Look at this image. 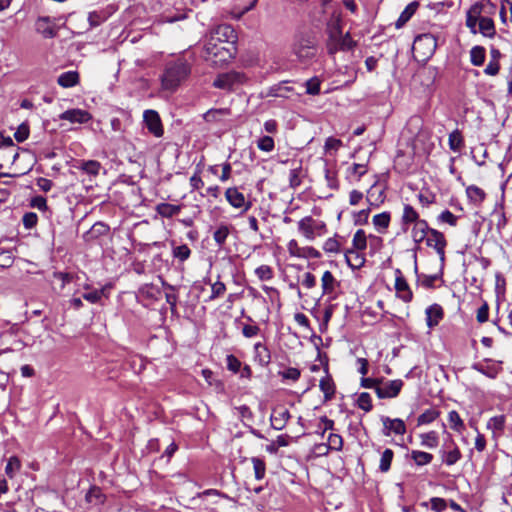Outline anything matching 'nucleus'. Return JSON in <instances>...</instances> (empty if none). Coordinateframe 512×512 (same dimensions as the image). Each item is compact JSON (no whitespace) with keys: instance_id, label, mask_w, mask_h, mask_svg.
I'll return each instance as SVG.
<instances>
[{"instance_id":"a878e982","label":"nucleus","mask_w":512,"mask_h":512,"mask_svg":"<svg viewBox=\"0 0 512 512\" xmlns=\"http://www.w3.org/2000/svg\"><path fill=\"white\" fill-rule=\"evenodd\" d=\"M231 115L229 108L210 109L204 113L203 118L207 123H223Z\"/></svg>"},{"instance_id":"49530a36","label":"nucleus","mask_w":512,"mask_h":512,"mask_svg":"<svg viewBox=\"0 0 512 512\" xmlns=\"http://www.w3.org/2000/svg\"><path fill=\"white\" fill-rule=\"evenodd\" d=\"M394 457V452L390 448H386L380 458L379 470L382 473H386L391 468V463Z\"/></svg>"},{"instance_id":"f03ea898","label":"nucleus","mask_w":512,"mask_h":512,"mask_svg":"<svg viewBox=\"0 0 512 512\" xmlns=\"http://www.w3.org/2000/svg\"><path fill=\"white\" fill-rule=\"evenodd\" d=\"M292 51L300 62H308L314 58L317 52V39L314 33L311 31L297 33Z\"/></svg>"},{"instance_id":"6e6d98bb","label":"nucleus","mask_w":512,"mask_h":512,"mask_svg":"<svg viewBox=\"0 0 512 512\" xmlns=\"http://www.w3.org/2000/svg\"><path fill=\"white\" fill-rule=\"evenodd\" d=\"M328 449L340 451L343 448V438L339 434L331 433L327 439Z\"/></svg>"},{"instance_id":"5701e85b","label":"nucleus","mask_w":512,"mask_h":512,"mask_svg":"<svg viewBox=\"0 0 512 512\" xmlns=\"http://www.w3.org/2000/svg\"><path fill=\"white\" fill-rule=\"evenodd\" d=\"M35 29L44 38L50 39L57 35V29L49 17H39L36 21Z\"/></svg>"},{"instance_id":"a211bd4d","label":"nucleus","mask_w":512,"mask_h":512,"mask_svg":"<svg viewBox=\"0 0 512 512\" xmlns=\"http://www.w3.org/2000/svg\"><path fill=\"white\" fill-rule=\"evenodd\" d=\"M483 11V4L480 2L474 3L466 13V26L470 29L471 33L476 34L477 24H479V19L481 18V13Z\"/></svg>"},{"instance_id":"7c9ffc66","label":"nucleus","mask_w":512,"mask_h":512,"mask_svg":"<svg viewBox=\"0 0 512 512\" xmlns=\"http://www.w3.org/2000/svg\"><path fill=\"white\" fill-rule=\"evenodd\" d=\"M57 83L63 88L74 87L79 83V73L77 71H67L59 75Z\"/></svg>"},{"instance_id":"dca6fc26","label":"nucleus","mask_w":512,"mask_h":512,"mask_svg":"<svg viewBox=\"0 0 512 512\" xmlns=\"http://www.w3.org/2000/svg\"><path fill=\"white\" fill-rule=\"evenodd\" d=\"M424 219H420L419 213L416 209L410 204H404L403 213L401 216V229L403 232H407L410 225H415V223L423 222Z\"/></svg>"},{"instance_id":"c03bdc74","label":"nucleus","mask_w":512,"mask_h":512,"mask_svg":"<svg viewBox=\"0 0 512 512\" xmlns=\"http://www.w3.org/2000/svg\"><path fill=\"white\" fill-rule=\"evenodd\" d=\"M162 285L169 291H172V292H167L165 294V299H166V302L169 304L170 306V310L172 313L176 312V307H177V302H178V296L176 293H174L176 291V287L173 286V285H170L168 284L167 282H165L164 280H162Z\"/></svg>"},{"instance_id":"3c124183","label":"nucleus","mask_w":512,"mask_h":512,"mask_svg":"<svg viewBox=\"0 0 512 512\" xmlns=\"http://www.w3.org/2000/svg\"><path fill=\"white\" fill-rule=\"evenodd\" d=\"M255 274L261 281H268L274 277L273 269L269 265H261L255 269Z\"/></svg>"},{"instance_id":"69168bd1","label":"nucleus","mask_w":512,"mask_h":512,"mask_svg":"<svg viewBox=\"0 0 512 512\" xmlns=\"http://www.w3.org/2000/svg\"><path fill=\"white\" fill-rule=\"evenodd\" d=\"M226 364L228 370L233 373H238L241 369L242 363L241 361L234 355L230 354L226 357Z\"/></svg>"},{"instance_id":"473e14b6","label":"nucleus","mask_w":512,"mask_h":512,"mask_svg":"<svg viewBox=\"0 0 512 512\" xmlns=\"http://www.w3.org/2000/svg\"><path fill=\"white\" fill-rule=\"evenodd\" d=\"M155 210L160 216L164 218H171L180 213L181 206L170 203H159Z\"/></svg>"},{"instance_id":"412c9836","label":"nucleus","mask_w":512,"mask_h":512,"mask_svg":"<svg viewBox=\"0 0 512 512\" xmlns=\"http://www.w3.org/2000/svg\"><path fill=\"white\" fill-rule=\"evenodd\" d=\"M339 282L330 271H325L321 278L322 295H328L329 300L335 299V291Z\"/></svg>"},{"instance_id":"9b49d317","label":"nucleus","mask_w":512,"mask_h":512,"mask_svg":"<svg viewBox=\"0 0 512 512\" xmlns=\"http://www.w3.org/2000/svg\"><path fill=\"white\" fill-rule=\"evenodd\" d=\"M143 121L151 134L155 137L163 136L164 129L157 111L152 109L145 110L143 113Z\"/></svg>"},{"instance_id":"bb28decb","label":"nucleus","mask_w":512,"mask_h":512,"mask_svg":"<svg viewBox=\"0 0 512 512\" xmlns=\"http://www.w3.org/2000/svg\"><path fill=\"white\" fill-rule=\"evenodd\" d=\"M254 360L263 367L267 366L271 361L269 349L260 342L254 345Z\"/></svg>"},{"instance_id":"09e8293b","label":"nucleus","mask_w":512,"mask_h":512,"mask_svg":"<svg viewBox=\"0 0 512 512\" xmlns=\"http://www.w3.org/2000/svg\"><path fill=\"white\" fill-rule=\"evenodd\" d=\"M191 255V249L186 244L173 246L172 256L180 262L186 261Z\"/></svg>"},{"instance_id":"a18cd8bd","label":"nucleus","mask_w":512,"mask_h":512,"mask_svg":"<svg viewBox=\"0 0 512 512\" xmlns=\"http://www.w3.org/2000/svg\"><path fill=\"white\" fill-rule=\"evenodd\" d=\"M448 422L450 428L456 432L460 433L465 429L463 420L461 419L459 413L455 410H452L448 413Z\"/></svg>"},{"instance_id":"20e7f679","label":"nucleus","mask_w":512,"mask_h":512,"mask_svg":"<svg viewBox=\"0 0 512 512\" xmlns=\"http://www.w3.org/2000/svg\"><path fill=\"white\" fill-rule=\"evenodd\" d=\"M437 39L430 33L418 35L412 46L414 57L418 61L428 60L436 51Z\"/></svg>"},{"instance_id":"39448f33","label":"nucleus","mask_w":512,"mask_h":512,"mask_svg":"<svg viewBox=\"0 0 512 512\" xmlns=\"http://www.w3.org/2000/svg\"><path fill=\"white\" fill-rule=\"evenodd\" d=\"M247 80L245 74L237 71H229L219 74L213 82V86L223 90H234L236 86Z\"/></svg>"},{"instance_id":"6e6552de","label":"nucleus","mask_w":512,"mask_h":512,"mask_svg":"<svg viewBox=\"0 0 512 512\" xmlns=\"http://www.w3.org/2000/svg\"><path fill=\"white\" fill-rule=\"evenodd\" d=\"M298 229L306 239L314 240L316 235H320L321 230L325 229V224L307 216L298 222Z\"/></svg>"},{"instance_id":"680f3d73","label":"nucleus","mask_w":512,"mask_h":512,"mask_svg":"<svg viewBox=\"0 0 512 512\" xmlns=\"http://www.w3.org/2000/svg\"><path fill=\"white\" fill-rule=\"evenodd\" d=\"M505 425V416H494L492 417L487 424V427L489 429H492L494 431H502L504 429Z\"/></svg>"},{"instance_id":"de8ad7c7","label":"nucleus","mask_w":512,"mask_h":512,"mask_svg":"<svg viewBox=\"0 0 512 512\" xmlns=\"http://www.w3.org/2000/svg\"><path fill=\"white\" fill-rule=\"evenodd\" d=\"M352 249L363 251L367 247V236L365 234V231L362 229H359L355 232L352 240Z\"/></svg>"},{"instance_id":"f3484780","label":"nucleus","mask_w":512,"mask_h":512,"mask_svg":"<svg viewBox=\"0 0 512 512\" xmlns=\"http://www.w3.org/2000/svg\"><path fill=\"white\" fill-rule=\"evenodd\" d=\"M290 417L291 415L287 408L282 406L275 407L273 408L270 416L271 426L275 430H282L286 426Z\"/></svg>"},{"instance_id":"8fccbe9b","label":"nucleus","mask_w":512,"mask_h":512,"mask_svg":"<svg viewBox=\"0 0 512 512\" xmlns=\"http://www.w3.org/2000/svg\"><path fill=\"white\" fill-rule=\"evenodd\" d=\"M251 462L253 464L255 479L262 480L266 475V464L264 460L258 457H252Z\"/></svg>"},{"instance_id":"774afa93","label":"nucleus","mask_w":512,"mask_h":512,"mask_svg":"<svg viewBox=\"0 0 512 512\" xmlns=\"http://www.w3.org/2000/svg\"><path fill=\"white\" fill-rule=\"evenodd\" d=\"M38 216L34 212H27L23 215L22 222L26 229H32L36 226Z\"/></svg>"},{"instance_id":"0e129e2a","label":"nucleus","mask_w":512,"mask_h":512,"mask_svg":"<svg viewBox=\"0 0 512 512\" xmlns=\"http://www.w3.org/2000/svg\"><path fill=\"white\" fill-rule=\"evenodd\" d=\"M106 291V287H103L100 290H93L83 294V298L90 303H98L101 300V297L104 295Z\"/></svg>"},{"instance_id":"ddd939ff","label":"nucleus","mask_w":512,"mask_h":512,"mask_svg":"<svg viewBox=\"0 0 512 512\" xmlns=\"http://www.w3.org/2000/svg\"><path fill=\"white\" fill-rule=\"evenodd\" d=\"M383 424L382 433L385 436H390L392 433L396 435H404L406 433V425L400 418L391 419L388 416H381Z\"/></svg>"},{"instance_id":"ea45409f","label":"nucleus","mask_w":512,"mask_h":512,"mask_svg":"<svg viewBox=\"0 0 512 512\" xmlns=\"http://www.w3.org/2000/svg\"><path fill=\"white\" fill-rule=\"evenodd\" d=\"M410 456L417 466L428 465L433 460L432 454L420 450H412Z\"/></svg>"},{"instance_id":"f8f14e48","label":"nucleus","mask_w":512,"mask_h":512,"mask_svg":"<svg viewBox=\"0 0 512 512\" xmlns=\"http://www.w3.org/2000/svg\"><path fill=\"white\" fill-rule=\"evenodd\" d=\"M426 245L428 247L434 248L440 257V260L444 261L445 247L447 245V242H446V239L442 232H440L436 229L430 228V231L427 234V238H426Z\"/></svg>"},{"instance_id":"a19ab883","label":"nucleus","mask_w":512,"mask_h":512,"mask_svg":"<svg viewBox=\"0 0 512 512\" xmlns=\"http://www.w3.org/2000/svg\"><path fill=\"white\" fill-rule=\"evenodd\" d=\"M390 221V212H382L380 214L374 215L373 217V224L379 232L386 230L389 227Z\"/></svg>"},{"instance_id":"2f4dec72","label":"nucleus","mask_w":512,"mask_h":512,"mask_svg":"<svg viewBox=\"0 0 512 512\" xmlns=\"http://www.w3.org/2000/svg\"><path fill=\"white\" fill-rule=\"evenodd\" d=\"M418 7H419V3L417 1H413V2L409 3L406 6V8L402 11V13L400 14L398 20L396 21V23H395L396 28H401L402 26H404L411 19V17L415 14Z\"/></svg>"},{"instance_id":"e433bc0d","label":"nucleus","mask_w":512,"mask_h":512,"mask_svg":"<svg viewBox=\"0 0 512 512\" xmlns=\"http://www.w3.org/2000/svg\"><path fill=\"white\" fill-rule=\"evenodd\" d=\"M230 234V227L226 224H221L213 233V239L219 248H222Z\"/></svg>"},{"instance_id":"bf43d9fd","label":"nucleus","mask_w":512,"mask_h":512,"mask_svg":"<svg viewBox=\"0 0 512 512\" xmlns=\"http://www.w3.org/2000/svg\"><path fill=\"white\" fill-rule=\"evenodd\" d=\"M320 80L317 77L310 78L306 81V93L309 95H318L320 93Z\"/></svg>"},{"instance_id":"aec40b11","label":"nucleus","mask_w":512,"mask_h":512,"mask_svg":"<svg viewBox=\"0 0 512 512\" xmlns=\"http://www.w3.org/2000/svg\"><path fill=\"white\" fill-rule=\"evenodd\" d=\"M59 118L61 120H67V121H69L71 123L83 124V123H87L88 121H90L92 116L86 110H82V109H69V110H66L63 113H61L59 115Z\"/></svg>"},{"instance_id":"0eeeda50","label":"nucleus","mask_w":512,"mask_h":512,"mask_svg":"<svg viewBox=\"0 0 512 512\" xmlns=\"http://www.w3.org/2000/svg\"><path fill=\"white\" fill-rule=\"evenodd\" d=\"M207 39L216 40L219 44H233L235 46L237 35L232 26L221 24L211 30Z\"/></svg>"},{"instance_id":"4be33fe9","label":"nucleus","mask_w":512,"mask_h":512,"mask_svg":"<svg viewBox=\"0 0 512 512\" xmlns=\"http://www.w3.org/2000/svg\"><path fill=\"white\" fill-rule=\"evenodd\" d=\"M327 39L338 37L342 34V17L341 13L334 11L326 24Z\"/></svg>"},{"instance_id":"e2e57ef3","label":"nucleus","mask_w":512,"mask_h":512,"mask_svg":"<svg viewBox=\"0 0 512 512\" xmlns=\"http://www.w3.org/2000/svg\"><path fill=\"white\" fill-rule=\"evenodd\" d=\"M226 291V285L221 281H216L211 285V295L209 300H214L222 296Z\"/></svg>"},{"instance_id":"9d476101","label":"nucleus","mask_w":512,"mask_h":512,"mask_svg":"<svg viewBox=\"0 0 512 512\" xmlns=\"http://www.w3.org/2000/svg\"><path fill=\"white\" fill-rule=\"evenodd\" d=\"M381 382L376 387V394L380 399L394 398L400 393L404 383L400 379L384 381L382 378Z\"/></svg>"},{"instance_id":"c9c22d12","label":"nucleus","mask_w":512,"mask_h":512,"mask_svg":"<svg viewBox=\"0 0 512 512\" xmlns=\"http://www.w3.org/2000/svg\"><path fill=\"white\" fill-rule=\"evenodd\" d=\"M110 15H111V13L105 9L98 10V11H92L88 15L89 24L91 27H98L103 22H105L109 18Z\"/></svg>"},{"instance_id":"c85d7f7f","label":"nucleus","mask_w":512,"mask_h":512,"mask_svg":"<svg viewBox=\"0 0 512 512\" xmlns=\"http://www.w3.org/2000/svg\"><path fill=\"white\" fill-rule=\"evenodd\" d=\"M360 252L359 250L349 249L345 253L346 263L352 269H360L365 263V257Z\"/></svg>"},{"instance_id":"2eb2a0df","label":"nucleus","mask_w":512,"mask_h":512,"mask_svg":"<svg viewBox=\"0 0 512 512\" xmlns=\"http://www.w3.org/2000/svg\"><path fill=\"white\" fill-rule=\"evenodd\" d=\"M484 362L485 363H483V362L473 363L471 368L473 370H476L477 372L487 376L488 378L495 379L498 376V374L500 373V371L502 370V368L500 366L501 362L495 363L491 359H486Z\"/></svg>"},{"instance_id":"5fc2aeb1","label":"nucleus","mask_w":512,"mask_h":512,"mask_svg":"<svg viewBox=\"0 0 512 512\" xmlns=\"http://www.w3.org/2000/svg\"><path fill=\"white\" fill-rule=\"evenodd\" d=\"M278 374L283 380L296 382L301 376V371L298 368L289 367L283 371H279Z\"/></svg>"},{"instance_id":"37998d69","label":"nucleus","mask_w":512,"mask_h":512,"mask_svg":"<svg viewBox=\"0 0 512 512\" xmlns=\"http://www.w3.org/2000/svg\"><path fill=\"white\" fill-rule=\"evenodd\" d=\"M421 445L423 447L433 449L438 446L439 437L436 431H430L420 434Z\"/></svg>"},{"instance_id":"6ab92c4d","label":"nucleus","mask_w":512,"mask_h":512,"mask_svg":"<svg viewBox=\"0 0 512 512\" xmlns=\"http://www.w3.org/2000/svg\"><path fill=\"white\" fill-rule=\"evenodd\" d=\"M395 289L397 296L404 302H410L412 300V291L410 290L406 279L399 269L396 270Z\"/></svg>"},{"instance_id":"1a4fd4ad","label":"nucleus","mask_w":512,"mask_h":512,"mask_svg":"<svg viewBox=\"0 0 512 512\" xmlns=\"http://www.w3.org/2000/svg\"><path fill=\"white\" fill-rule=\"evenodd\" d=\"M442 463L447 466L456 464L462 457L461 451L453 440L445 441L439 450Z\"/></svg>"},{"instance_id":"864d4df0","label":"nucleus","mask_w":512,"mask_h":512,"mask_svg":"<svg viewBox=\"0 0 512 512\" xmlns=\"http://www.w3.org/2000/svg\"><path fill=\"white\" fill-rule=\"evenodd\" d=\"M21 463L16 456H12L8 459L5 472L10 477L13 478L15 473L20 470Z\"/></svg>"},{"instance_id":"4c0bfd02","label":"nucleus","mask_w":512,"mask_h":512,"mask_svg":"<svg viewBox=\"0 0 512 512\" xmlns=\"http://www.w3.org/2000/svg\"><path fill=\"white\" fill-rule=\"evenodd\" d=\"M101 164L96 160H83L80 162L78 169L91 176H97L101 169Z\"/></svg>"},{"instance_id":"4d7b16f0","label":"nucleus","mask_w":512,"mask_h":512,"mask_svg":"<svg viewBox=\"0 0 512 512\" xmlns=\"http://www.w3.org/2000/svg\"><path fill=\"white\" fill-rule=\"evenodd\" d=\"M3 147L9 149V151L6 152V154H8V156L11 157L14 162L18 157V152L17 148L13 143V140L10 137L3 138V140L0 142V149Z\"/></svg>"},{"instance_id":"f704fd0d","label":"nucleus","mask_w":512,"mask_h":512,"mask_svg":"<svg viewBox=\"0 0 512 512\" xmlns=\"http://www.w3.org/2000/svg\"><path fill=\"white\" fill-rule=\"evenodd\" d=\"M466 195L468 199L474 204H481L486 198V193L484 190L476 185L468 186L466 188Z\"/></svg>"},{"instance_id":"052dcab7","label":"nucleus","mask_w":512,"mask_h":512,"mask_svg":"<svg viewBox=\"0 0 512 512\" xmlns=\"http://www.w3.org/2000/svg\"><path fill=\"white\" fill-rule=\"evenodd\" d=\"M437 417H438L437 411H435L433 409L426 410L421 415H419V417L417 419L418 425L429 424V423L433 422Z\"/></svg>"},{"instance_id":"58836bf2","label":"nucleus","mask_w":512,"mask_h":512,"mask_svg":"<svg viewBox=\"0 0 512 512\" xmlns=\"http://www.w3.org/2000/svg\"><path fill=\"white\" fill-rule=\"evenodd\" d=\"M449 148L454 152H459L464 146V140L460 130L456 129L449 134Z\"/></svg>"},{"instance_id":"72a5a7b5","label":"nucleus","mask_w":512,"mask_h":512,"mask_svg":"<svg viewBox=\"0 0 512 512\" xmlns=\"http://www.w3.org/2000/svg\"><path fill=\"white\" fill-rule=\"evenodd\" d=\"M486 58V49L483 46L476 45L470 50V62L473 66H482Z\"/></svg>"},{"instance_id":"7ed1b4c3","label":"nucleus","mask_w":512,"mask_h":512,"mask_svg":"<svg viewBox=\"0 0 512 512\" xmlns=\"http://www.w3.org/2000/svg\"><path fill=\"white\" fill-rule=\"evenodd\" d=\"M236 46L233 44H219L216 40L207 39L204 45V57L216 66H222L234 58Z\"/></svg>"},{"instance_id":"603ef678","label":"nucleus","mask_w":512,"mask_h":512,"mask_svg":"<svg viewBox=\"0 0 512 512\" xmlns=\"http://www.w3.org/2000/svg\"><path fill=\"white\" fill-rule=\"evenodd\" d=\"M357 405L360 409L364 410L365 412L371 411L373 405L370 394L367 392L361 393L357 398Z\"/></svg>"},{"instance_id":"f257e3e1","label":"nucleus","mask_w":512,"mask_h":512,"mask_svg":"<svg viewBox=\"0 0 512 512\" xmlns=\"http://www.w3.org/2000/svg\"><path fill=\"white\" fill-rule=\"evenodd\" d=\"M190 72V63L184 57L168 61L161 75L162 89L170 92L175 91L187 79Z\"/></svg>"},{"instance_id":"13d9d810","label":"nucleus","mask_w":512,"mask_h":512,"mask_svg":"<svg viewBox=\"0 0 512 512\" xmlns=\"http://www.w3.org/2000/svg\"><path fill=\"white\" fill-rule=\"evenodd\" d=\"M257 147L264 152H271L274 147L275 143L272 137L270 136H263L258 139L257 141Z\"/></svg>"},{"instance_id":"b1692460","label":"nucleus","mask_w":512,"mask_h":512,"mask_svg":"<svg viewBox=\"0 0 512 512\" xmlns=\"http://www.w3.org/2000/svg\"><path fill=\"white\" fill-rule=\"evenodd\" d=\"M430 231V227L428 222L425 220L423 222H418L413 225L411 230V237L416 245L415 249L420 248V244L426 240L427 234Z\"/></svg>"},{"instance_id":"c756f323","label":"nucleus","mask_w":512,"mask_h":512,"mask_svg":"<svg viewBox=\"0 0 512 512\" xmlns=\"http://www.w3.org/2000/svg\"><path fill=\"white\" fill-rule=\"evenodd\" d=\"M478 26V32L484 37L493 38L496 35L495 24L492 18L481 16Z\"/></svg>"},{"instance_id":"338daca9","label":"nucleus","mask_w":512,"mask_h":512,"mask_svg":"<svg viewBox=\"0 0 512 512\" xmlns=\"http://www.w3.org/2000/svg\"><path fill=\"white\" fill-rule=\"evenodd\" d=\"M29 137V126L22 123L14 133V138L17 142L22 143Z\"/></svg>"},{"instance_id":"423d86ee","label":"nucleus","mask_w":512,"mask_h":512,"mask_svg":"<svg viewBox=\"0 0 512 512\" xmlns=\"http://www.w3.org/2000/svg\"><path fill=\"white\" fill-rule=\"evenodd\" d=\"M355 46L356 41L352 39L349 32H347L345 35L341 34L338 37H335V40L330 38L326 41L327 52L330 55H334L338 51H351L355 48Z\"/></svg>"},{"instance_id":"79ce46f5","label":"nucleus","mask_w":512,"mask_h":512,"mask_svg":"<svg viewBox=\"0 0 512 512\" xmlns=\"http://www.w3.org/2000/svg\"><path fill=\"white\" fill-rule=\"evenodd\" d=\"M105 495L102 493L101 489L97 486H93L89 489V491L86 494V500L87 502L99 505L103 504L105 502Z\"/></svg>"},{"instance_id":"4468645a","label":"nucleus","mask_w":512,"mask_h":512,"mask_svg":"<svg viewBox=\"0 0 512 512\" xmlns=\"http://www.w3.org/2000/svg\"><path fill=\"white\" fill-rule=\"evenodd\" d=\"M226 200L231 206L237 209L247 211L251 207V202L246 201L245 196L238 188L230 187L225 191Z\"/></svg>"},{"instance_id":"cd10ccee","label":"nucleus","mask_w":512,"mask_h":512,"mask_svg":"<svg viewBox=\"0 0 512 512\" xmlns=\"http://www.w3.org/2000/svg\"><path fill=\"white\" fill-rule=\"evenodd\" d=\"M319 388L324 394V400L330 401L336 392V386L332 376L327 373L325 377L321 378Z\"/></svg>"},{"instance_id":"393cba45","label":"nucleus","mask_w":512,"mask_h":512,"mask_svg":"<svg viewBox=\"0 0 512 512\" xmlns=\"http://www.w3.org/2000/svg\"><path fill=\"white\" fill-rule=\"evenodd\" d=\"M426 323L427 326L432 328L439 324L444 316L443 309L438 304L430 305L426 308Z\"/></svg>"}]
</instances>
